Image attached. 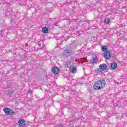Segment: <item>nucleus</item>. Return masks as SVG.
<instances>
[{"instance_id":"dca6fc26","label":"nucleus","mask_w":127,"mask_h":127,"mask_svg":"<svg viewBox=\"0 0 127 127\" xmlns=\"http://www.w3.org/2000/svg\"><path fill=\"white\" fill-rule=\"evenodd\" d=\"M104 22L107 24L109 23H110V18H106L104 19Z\"/></svg>"},{"instance_id":"9d476101","label":"nucleus","mask_w":127,"mask_h":127,"mask_svg":"<svg viewBox=\"0 0 127 127\" xmlns=\"http://www.w3.org/2000/svg\"><path fill=\"white\" fill-rule=\"evenodd\" d=\"M38 45L40 46V48L42 49L43 47H44V42H43V41H40L38 42Z\"/></svg>"},{"instance_id":"6e6552de","label":"nucleus","mask_w":127,"mask_h":127,"mask_svg":"<svg viewBox=\"0 0 127 127\" xmlns=\"http://www.w3.org/2000/svg\"><path fill=\"white\" fill-rule=\"evenodd\" d=\"M99 68L104 71V70H106L108 68V65L105 64H103L99 65Z\"/></svg>"},{"instance_id":"2eb2a0df","label":"nucleus","mask_w":127,"mask_h":127,"mask_svg":"<svg viewBox=\"0 0 127 127\" xmlns=\"http://www.w3.org/2000/svg\"><path fill=\"white\" fill-rule=\"evenodd\" d=\"M42 31V32H43L44 33H47L49 31L48 28L44 27L43 28Z\"/></svg>"},{"instance_id":"423d86ee","label":"nucleus","mask_w":127,"mask_h":127,"mask_svg":"<svg viewBox=\"0 0 127 127\" xmlns=\"http://www.w3.org/2000/svg\"><path fill=\"white\" fill-rule=\"evenodd\" d=\"M103 57H104L105 59H110V58H111V52L109 51L105 52V53L103 54Z\"/></svg>"},{"instance_id":"9b49d317","label":"nucleus","mask_w":127,"mask_h":127,"mask_svg":"<svg viewBox=\"0 0 127 127\" xmlns=\"http://www.w3.org/2000/svg\"><path fill=\"white\" fill-rule=\"evenodd\" d=\"M95 72H96V74H103V72L104 71L102 69H101L99 67V68H97V69H95Z\"/></svg>"},{"instance_id":"f8f14e48","label":"nucleus","mask_w":127,"mask_h":127,"mask_svg":"<svg viewBox=\"0 0 127 127\" xmlns=\"http://www.w3.org/2000/svg\"><path fill=\"white\" fill-rule=\"evenodd\" d=\"M70 69L71 71V73H76L77 71V67H75L74 66H71L70 67Z\"/></svg>"},{"instance_id":"ddd939ff","label":"nucleus","mask_w":127,"mask_h":127,"mask_svg":"<svg viewBox=\"0 0 127 127\" xmlns=\"http://www.w3.org/2000/svg\"><path fill=\"white\" fill-rule=\"evenodd\" d=\"M92 60L93 61L92 62L93 63H95V62H97L98 61V58H97V56L95 55L92 57Z\"/></svg>"},{"instance_id":"7ed1b4c3","label":"nucleus","mask_w":127,"mask_h":127,"mask_svg":"<svg viewBox=\"0 0 127 127\" xmlns=\"http://www.w3.org/2000/svg\"><path fill=\"white\" fill-rule=\"evenodd\" d=\"M3 111L4 113L6 114V115H10V116H12V115L14 114V112L9 108H4L3 109Z\"/></svg>"},{"instance_id":"4468645a","label":"nucleus","mask_w":127,"mask_h":127,"mask_svg":"<svg viewBox=\"0 0 127 127\" xmlns=\"http://www.w3.org/2000/svg\"><path fill=\"white\" fill-rule=\"evenodd\" d=\"M101 50L102 51H105V52H106V51H108V47H107V46H102L101 47Z\"/></svg>"},{"instance_id":"f257e3e1","label":"nucleus","mask_w":127,"mask_h":127,"mask_svg":"<svg viewBox=\"0 0 127 127\" xmlns=\"http://www.w3.org/2000/svg\"><path fill=\"white\" fill-rule=\"evenodd\" d=\"M106 86V81L105 79H102L98 80L96 82L93 86V89L94 90H101L103 89Z\"/></svg>"},{"instance_id":"1a4fd4ad","label":"nucleus","mask_w":127,"mask_h":127,"mask_svg":"<svg viewBox=\"0 0 127 127\" xmlns=\"http://www.w3.org/2000/svg\"><path fill=\"white\" fill-rule=\"evenodd\" d=\"M5 93L7 94V95H10L12 94V89L9 88H6L5 90Z\"/></svg>"},{"instance_id":"0eeeda50","label":"nucleus","mask_w":127,"mask_h":127,"mask_svg":"<svg viewBox=\"0 0 127 127\" xmlns=\"http://www.w3.org/2000/svg\"><path fill=\"white\" fill-rule=\"evenodd\" d=\"M109 66L111 67V69H116L118 67V64L116 63H113L109 64Z\"/></svg>"},{"instance_id":"aec40b11","label":"nucleus","mask_w":127,"mask_h":127,"mask_svg":"<svg viewBox=\"0 0 127 127\" xmlns=\"http://www.w3.org/2000/svg\"><path fill=\"white\" fill-rule=\"evenodd\" d=\"M60 127H64V126H63V125H61V126H60Z\"/></svg>"},{"instance_id":"f03ea898","label":"nucleus","mask_w":127,"mask_h":127,"mask_svg":"<svg viewBox=\"0 0 127 127\" xmlns=\"http://www.w3.org/2000/svg\"><path fill=\"white\" fill-rule=\"evenodd\" d=\"M72 55H73V51L70 48L64 50L63 56L68 58L69 56H72Z\"/></svg>"},{"instance_id":"39448f33","label":"nucleus","mask_w":127,"mask_h":127,"mask_svg":"<svg viewBox=\"0 0 127 127\" xmlns=\"http://www.w3.org/2000/svg\"><path fill=\"white\" fill-rule=\"evenodd\" d=\"M52 72L53 74H59L60 71L59 70V68L57 66H54L52 69Z\"/></svg>"},{"instance_id":"20e7f679","label":"nucleus","mask_w":127,"mask_h":127,"mask_svg":"<svg viewBox=\"0 0 127 127\" xmlns=\"http://www.w3.org/2000/svg\"><path fill=\"white\" fill-rule=\"evenodd\" d=\"M18 127H26L25 120L23 119H20L18 121Z\"/></svg>"},{"instance_id":"f3484780","label":"nucleus","mask_w":127,"mask_h":127,"mask_svg":"<svg viewBox=\"0 0 127 127\" xmlns=\"http://www.w3.org/2000/svg\"><path fill=\"white\" fill-rule=\"evenodd\" d=\"M12 11L9 12V13H11V18H12V19L15 18V16H12V15H14V14L12 13Z\"/></svg>"},{"instance_id":"a211bd4d","label":"nucleus","mask_w":127,"mask_h":127,"mask_svg":"<svg viewBox=\"0 0 127 127\" xmlns=\"http://www.w3.org/2000/svg\"><path fill=\"white\" fill-rule=\"evenodd\" d=\"M122 117V118H125V117H127V114H123Z\"/></svg>"},{"instance_id":"6ab92c4d","label":"nucleus","mask_w":127,"mask_h":127,"mask_svg":"<svg viewBox=\"0 0 127 127\" xmlns=\"http://www.w3.org/2000/svg\"><path fill=\"white\" fill-rule=\"evenodd\" d=\"M28 93L29 94H31V93H32V90L29 89L28 91Z\"/></svg>"}]
</instances>
